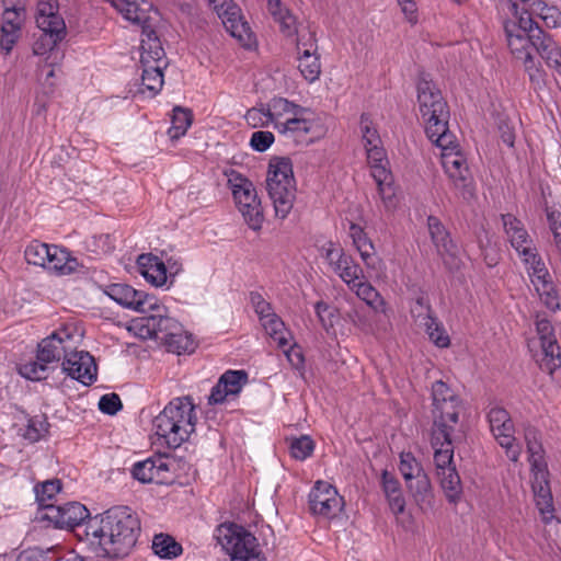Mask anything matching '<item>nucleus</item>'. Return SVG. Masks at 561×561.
Segmentation results:
<instances>
[{
	"label": "nucleus",
	"mask_w": 561,
	"mask_h": 561,
	"mask_svg": "<svg viewBox=\"0 0 561 561\" xmlns=\"http://www.w3.org/2000/svg\"><path fill=\"white\" fill-rule=\"evenodd\" d=\"M140 530V520L130 507L114 506L88 519L84 541L99 558H123L135 547Z\"/></svg>",
	"instance_id": "1"
},
{
	"label": "nucleus",
	"mask_w": 561,
	"mask_h": 561,
	"mask_svg": "<svg viewBox=\"0 0 561 561\" xmlns=\"http://www.w3.org/2000/svg\"><path fill=\"white\" fill-rule=\"evenodd\" d=\"M417 102L425 122V133L436 146H448L455 136L448 130L449 110L442 92L426 75L417 81Z\"/></svg>",
	"instance_id": "2"
},
{
	"label": "nucleus",
	"mask_w": 561,
	"mask_h": 561,
	"mask_svg": "<svg viewBox=\"0 0 561 561\" xmlns=\"http://www.w3.org/2000/svg\"><path fill=\"white\" fill-rule=\"evenodd\" d=\"M191 397L174 398L153 419L156 434L170 448H178L195 432L196 416Z\"/></svg>",
	"instance_id": "3"
},
{
	"label": "nucleus",
	"mask_w": 561,
	"mask_h": 561,
	"mask_svg": "<svg viewBox=\"0 0 561 561\" xmlns=\"http://www.w3.org/2000/svg\"><path fill=\"white\" fill-rule=\"evenodd\" d=\"M266 188L274 206L275 216L285 219L291 211L296 199V181L289 158L271 160Z\"/></svg>",
	"instance_id": "4"
},
{
	"label": "nucleus",
	"mask_w": 561,
	"mask_h": 561,
	"mask_svg": "<svg viewBox=\"0 0 561 561\" xmlns=\"http://www.w3.org/2000/svg\"><path fill=\"white\" fill-rule=\"evenodd\" d=\"M453 434H433L431 444L434 449V463L440 486L450 503L459 501L462 493V485L459 473L454 462Z\"/></svg>",
	"instance_id": "5"
},
{
	"label": "nucleus",
	"mask_w": 561,
	"mask_h": 561,
	"mask_svg": "<svg viewBox=\"0 0 561 561\" xmlns=\"http://www.w3.org/2000/svg\"><path fill=\"white\" fill-rule=\"evenodd\" d=\"M460 397L449 386L437 380L432 385V433L442 435L453 434L459 421L462 409Z\"/></svg>",
	"instance_id": "6"
},
{
	"label": "nucleus",
	"mask_w": 561,
	"mask_h": 561,
	"mask_svg": "<svg viewBox=\"0 0 561 561\" xmlns=\"http://www.w3.org/2000/svg\"><path fill=\"white\" fill-rule=\"evenodd\" d=\"M216 539L231 561H266L261 554L257 539L242 526L221 524L216 529Z\"/></svg>",
	"instance_id": "7"
},
{
	"label": "nucleus",
	"mask_w": 561,
	"mask_h": 561,
	"mask_svg": "<svg viewBox=\"0 0 561 561\" xmlns=\"http://www.w3.org/2000/svg\"><path fill=\"white\" fill-rule=\"evenodd\" d=\"M455 144L456 139L446 147L437 146L442 149V165L454 187L460 192L463 198H469L473 195V180L465 154L456 149Z\"/></svg>",
	"instance_id": "8"
},
{
	"label": "nucleus",
	"mask_w": 561,
	"mask_h": 561,
	"mask_svg": "<svg viewBox=\"0 0 561 561\" xmlns=\"http://www.w3.org/2000/svg\"><path fill=\"white\" fill-rule=\"evenodd\" d=\"M158 308L150 309L149 312L131 321V330L141 339H153L162 343L174 330H180V322L167 314V308L159 302Z\"/></svg>",
	"instance_id": "9"
},
{
	"label": "nucleus",
	"mask_w": 561,
	"mask_h": 561,
	"mask_svg": "<svg viewBox=\"0 0 561 561\" xmlns=\"http://www.w3.org/2000/svg\"><path fill=\"white\" fill-rule=\"evenodd\" d=\"M41 520H47L56 528L75 529L80 540H84V526L89 519V511L79 502H68L62 505L48 506L45 514L37 516Z\"/></svg>",
	"instance_id": "10"
},
{
	"label": "nucleus",
	"mask_w": 561,
	"mask_h": 561,
	"mask_svg": "<svg viewBox=\"0 0 561 561\" xmlns=\"http://www.w3.org/2000/svg\"><path fill=\"white\" fill-rule=\"evenodd\" d=\"M232 194L247 225L254 231L261 230L264 214L253 183L247 179H241L240 183L233 185Z\"/></svg>",
	"instance_id": "11"
},
{
	"label": "nucleus",
	"mask_w": 561,
	"mask_h": 561,
	"mask_svg": "<svg viewBox=\"0 0 561 561\" xmlns=\"http://www.w3.org/2000/svg\"><path fill=\"white\" fill-rule=\"evenodd\" d=\"M101 289L106 296L124 308L140 313L149 312L154 307L162 310L159 307L157 297L141 290H136L128 284L113 283L101 286Z\"/></svg>",
	"instance_id": "12"
},
{
	"label": "nucleus",
	"mask_w": 561,
	"mask_h": 561,
	"mask_svg": "<svg viewBox=\"0 0 561 561\" xmlns=\"http://www.w3.org/2000/svg\"><path fill=\"white\" fill-rule=\"evenodd\" d=\"M308 505L312 515L330 519L341 513L344 500L331 483L319 480L309 492Z\"/></svg>",
	"instance_id": "13"
},
{
	"label": "nucleus",
	"mask_w": 561,
	"mask_h": 561,
	"mask_svg": "<svg viewBox=\"0 0 561 561\" xmlns=\"http://www.w3.org/2000/svg\"><path fill=\"white\" fill-rule=\"evenodd\" d=\"M491 432L497 443L506 451V456L516 462L520 455V447L515 443L514 424L508 412L501 407H493L488 413Z\"/></svg>",
	"instance_id": "14"
},
{
	"label": "nucleus",
	"mask_w": 561,
	"mask_h": 561,
	"mask_svg": "<svg viewBox=\"0 0 561 561\" xmlns=\"http://www.w3.org/2000/svg\"><path fill=\"white\" fill-rule=\"evenodd\" d=\"M75 333L73 325H65L56 330L38 344L36 358L47 364L65 358L66 353L76 347Z\"/></svg>",
	"instance_id": "15"
},
{
	"label": "nucleus",
	"mask_w": 561,
	"mask_h": 561,
	"mask_svg": "<svg viewBox=\"0 0 561 561\" xmlns=\"http://www.w3.org/2000/svg\"><path fill=\"white\" fill-rule=\"evenodd\" d=\"M536 329L542 348L539 367L552 375L557 368L561 367V350L554 336V329L551 321L540 314L536 317Z\"/></svg>",
	"instance_id": "16"
},
{
	"label": "nucleus",
	"mask_w": 561,
	"mask_h": 561,
	"mask_svg": "<svg viewBox=\"0 0 561 561\" xmlns=\"http://www.w3.org/2000/svg\"><path fill=\"white\" fill-rule=\"evenodd\" d=\"M4 10L2 13L0 47L5 54H10L21 37V28L24 21V7L20 1L2 0Z\"/></svg>",
	"instance_id": "17"
},
{
	"label": "nucleus",
	"mask_w": 561,
	"mask_h": 561,
	"mask_svg": "<svg viewBox=\"0 0 561 561\" xmlns=\"http://www.w3.org/2000/svg\"><path fill=\"white\" fill-rule=\"evenodd\" d=\"M174 460L167 455H156L133 466V477L142 483H168L171 480L170 471Z\"/></svg>",
	"instance_id": "18"
},
{
	"label": "nucleus",
	"mask_w": 561,
	"mask_h": 561,
	"mask_svg": "<svg viewBox=\"0 0 561 561\" xmlns=\"http://www.w3.org/2000/svg\"><path fill=\"white\" fill-rule=\"evenodd\" d=\"M108 2L123 18L135 25L141 27V31L153 34V23L151 12L153 7L147 0H105Z\"/></svg>",
	"instance_id": "19"
},
{
	"label": "nucleus",
	"mask_w": 561,
	"mask_h": 561,
	"mask_svg": "<svg viewBox=\"0 0 561 561\" xmlns=\"http://www.w3.org/2000/svg\"><path fill=\"white\" fill-rule=\"evenodd\" d=\"M62 370L84 386L93 383L98 374L94 358L88 352L76 351L75 348L66 353Z\"/></svg>",
	"instance_id": "20"
},
{
	"label": "nucleus",
	"mask_w": 561,
	"mask_h": 561,
	"mask_svg": "<svg viewBox=\"0 0 561 561\" xmlns=\"http://www.w3.org/2000/svg\"><path fill=\"white\" fill-rule=\"evenodd\" d=\"M533 474L531 488L536 506L545 523L553 518V499L549 483L547 466L530 468Z\"/></svg>",
	"instance_id": "21"
},
{
	"label": "nucleus",
	"mask_w": 561,
	"mask_h": 561,
	"mask_svg": "<svg viewBox=\"0 0 561 561\" xmlns=\"http://www.w3.org/2000/svg\"><path fill=\"white\" fill-rule=\"evenodd\" d=\"M313 114L309 108L300 107L294 116L277 125V131L294 141L301 142L316 127Z\"/></svg>",
	"instance_id": "22"
},
{
	"label": "nucleus",
	"mask_w": 561,
	"mask_h": 561,
	"mask_svg": "<svg viewBox=\"0 0 561 561\" xmlns=\"http://www.w3.org/2000/svg\"><path fill=\"white\" fill-rule=\"evenodd\" d=\"M427 228L437 254L443 259L446 265L449 264L448 260H454L457 253V247L450 239L449 232L442 221L435 216L427 217Z\"/></svg>",
	"instance_id": "23"
},
{
	"label": "nucleus",
	"mask_w": 561,
	"mask_h": 561,
	"mask_svg": "<svg viewBox=\"0 0 561 561\" xmlns=\"http://www.w3.org/2000/svg\"><path fill=\"white\" fill-rule=\"evenodd\" d=\"M139 273L156 287L163 286L168 280L165 264L151 253L140 254L137 259Z\"/></svg>",
	"instance_id": "24"
},
{
	"label": "nucleus",
	"mask_w": 561,
	"mask_h": 561,
	"mask_svg": "<svg viewBox=\"0 0 561 561\" xmlns=\"http://www.w3.org/2000/svg\"><path fill=\"white\" fill-rule=\"evenodd\" d=\"M502 221L506 237L518 254L522 253V250H527V247H534L533 239L518 218L512 214H504Z\"/></svg>",
	"instance_id": "25"
},
{
	"label": "nucleus",
	"mask_w": 561,
	"mask_h": 561,
	"mask_svg": "<svg viewBox=\"0 0 561 561\" xmlns=\"http://www.w3.org/2000/svg\"><path fill=\"white\" fill-rule=\"evenodd\" d=\"M350 237L353 240V244L359 252V255L366 267L373 270L377 268V265L380 262V260L377 257L375 247L371 240L367 237L364 229L360 226L351 222Z\"/></svg>",
	"instance_id": "26"
},
{
	"label": "nucleus",
	"mask_w": 561,
	"mask_h": 561,
	"mask_svg": "<svg viewBox=\"0 0 561 561\" xmlns=\"http://www.w3.org/2000/svg\"><path fill=\"white\" fill-rule=\"evenodd\" d=\"M218 16L222 20L226 30L231 36L237 38L239 42L247 44V41L250 38V27L247 22L242 21L240 16V9L234 2L229 7H226Z\"/></svg>",
	"instance_id": "27"
},
{
	"label": "nucleus",
	"mask_w": 561,
	"mask_h": 561,
	"mask_svg": "<svg viewBox=\"0 0 561 561\" xmlns=\"http://www.w3.org/2000/svg\"><path fill=\"white\" fill-rule=\"evenodd\" d=\"M44 268L55 271L62 275H69L78 271L80 264L76 257H72L66 249L51 245L48 260Z\"/></svg>",
	"instance_id": "28"
},
{
	"label": "nucleus",
	"mask_w": 561,
	"mask_h": 561,
	"mask_svg": "<svg viewBox=\"0 0 561 561\" xmlns=\"http://www.w3.org/2000/svg\"><path fill=\"white\" fill-rule=\"evenodd\" d=\"M36 24L38 27L66 30L61 15L58 14V0H39L37 3Z\"/></svg>",
	"instance_id": "29"
},
{
	"label": "nucleus",
	"mask_w": 561,
	"mask_h": 561,
	"mask_svg": "<svg viewBox=\"0 0 561 561\" xmlns=\"http://www.w3.org/2000/svg\"><path fill=\"white\" fill-rule=\"evenodd\" d=\"M267 9L274 21L279 24L280 32L285 36H294L297 34L296 16L280 0H267Z\"/></svg>",
	"instance_id": "30"
},
{
	"label": "nucleus",
	"mask_w": 561,
	"mask_h": 561,
	"mask_svg": "<svg viewBox=\"0 0 561 561\" xmlns=\"http://www.w3.org/2000/svg\"><path fill=\"white\" fill-rule=\"evenodd\" d=\"M141 33L145 36L141 39V66L161 65L162 58L164 57V50L160 44L156 31L153 30V34H149V32L144 31H141Z\"/></svg>",
	"instance_id": "31"
},
{
	"label": "nucleus",
	"mask_w": 561,
	"mask_h": 561,
	"mask_svg": "<svg viewBox=\"0 0 561 561\" xmlns=\"http://www.w3.org/2000/svg\"><path fill=\"white\" fill-rule=\"evenodd\" d=\"M301 106L295 104L287 99L284 98H273L266 104V117L270 118L271 124L274 125V128L277 130V125L283 124L284 121L294 116Z\"/></svg>",
	"instance_id": "32"
},
{
	"label": "nucleus",
	"mask_w": 561,
	"mask_h": 561,
	"mask_svg": "<svg viewBox=\"0 0 561 561\" xmlns=\"http://www.w3.org/2000/svg\"><path fill=\"white\" fill-rule=\"evenodd\" d=\"M541 37L542 38L539 39L533 47L546 61L548 67L554 69L559 75H561V47L548 33Z\"/></svg>",
	"instance_id": "33"
},
{
	"label": "nucleus",
	"mask_w": 561,
	"mask_h": 561,
	"mask_svg": "<svg viewBox=\"0 0 561 561\" xmlns=\"http://www.w3.org/2000/svg\"><path fill=\"white\" fill-rule=\"evenodd\" d=\"M417 321L422 327H424L425 332L428 335V339L438 347H448L450 344V339L444 328V325L438 321L436 317L433 314H417Z\"/></svg>",
	"instance_id": "34"
},
{
	"label": "nucleus",
	"mask_w": 561,
	"mask_h": 561,
	"mask_svg": "<svg viewBox=\"0 0 561 561\" xmlns=\"http://www.w3.org/2000/svg\"><path fill=\"white\" fill-rule=\"evenodd\" d=\"M524 436L527 446V453L529 454L528 460L530 462V468H542V466H547L543 457V448L540 442L539 432L533 426H527L525 428Z\"/></svg>",
	"instance_id": "35"
},
{
	"label": "nucleus",
	"mask_w": 561,
	"mask_h": 561,
	"mask_svg": "<svg viewBox=\"0 0 561 561\" xmlns=\"http://www.w3.org/2000/svg\"><path fill=\"white\" fill-rule=\"evenodd\" d=\"M60 490L61 482L58 479L45 481L34 488L36 501L38 503L37 516L45 514V511H47L48 506L56 505L51 501L55 499L56 494L60 492Z\"/></svg>",
	"instance_id": "36"
},
{
	"label": "nucleus",
	"mask_w": 561,
	"mask_h": 561,
	"mask_svg": "<svg viewBox=\"0 0 561 561\" xmlns=\"http://www.w3.org/2000/svg\"><path fill=\"white\" fill-rule=\"evenodd\" d=\"M42 31L39 37L33 44L35 55H45L53 50L66 36V30L59 31L56 27H38Z\"/></svg>",
	"instance_id": "37"
},
{
	"label": "nucleus",
	"mask_w": 561,
	"mask_h": 561,
	"mask_svg": "<svg viewBox=\"0 0 561 561\" xmlns=\"http://www.w3.org/2000/svg\"><path fill=\"white\" fill-rule=\"evenodd\" d=\"M409 491L419 505L428 504L432 497V485L425 471L405 481Z\"/></svg>",
	"instance_id": "38"
},
{
	"label": "nucleus",
	"mask_w": 561,
	"mask_h": 561,
	"mask_svg": "<svg viewBox=\"0 0 561 561\" xmlns=\"http://www.w3.org/2000/svg\"><path fill=\"white\" fill-rule=\"evenodd\" d=\"M261 323L266 334H268L279 347H285L289 344L291 334L285 328L284 321L276 313L264 319Z\"/></svg>",
	"instance_id": "39"
},
{
	"label": "nucleus",
	"mask_w": 561,
	"mask_h": 561,
	"mask_svg": "<svg viewBox=\"0 0 561 561\" xmlns=\"http://www.w3.org/2000/svg\"><path fill=\"white\" fill-rule=\"evenodd\" d=\"M321 255L335 274L343 265L351 262V257H353L347 254L340 244L332 241H329L321 247Z\"/></svg>",
	"instance_id": "40"
},
{
	"label": "nucleus",
	"mask_w": 561,
	"mask_h": 561,
	"mask_svg": "<svg viewBox=\"0 0 561 561\" xmlns=\"http://www.w3.org/2000/svg\"><path fill=\"white\" fill-rule=\"evenodd\" d=\"M531 14L533 13L527 15L522 14L517 24H512L510 26L516 33L523 34L529 42V45L534 46L539 39L542 38L541 36H545L547 33L539 26L536 21H534Z\"/></svg>",
	"instance_id": "41"
},
{
	"label": "nucleus",
	"mask_w": 561,
	"mask_h": 561,
	"mask_svg": "<svg viewBox=\"0 0 561 561\" xmlns=\"http://www.w3.org/2000/svg\"><path fill=\"white\" fill-rule=\"evenodd\" d=\"M161 344L165 346L168 352L179 355L191 352L194 348L191 334L183 329L181 323L180 330H174L169 333V336Z\"/></svg>",
	"instance_id": "42"
},
{
	"label": "nucleus",
	"mask_w": 561,
	"mask_h": 561,
	"mask_svg": "<svg viewBox=\"0 0 561 561\" xmlns=\"http://www.w3.org/2000/svg\"><path fill=\"white\" fill-rule=\"evenodd\" d=\"M163 85V73L161 65L142 66L141 92L148 91L150 96L160 92Z\"/></svg>",
	"instance_id": "43"
},
{
	"label": "nucleus",
	"mask_w": 561,
	"mask_h": 561,
	"mask_svg": "<svg viewBox=\"0 0 561 561\" xmlns=\"http://www.w3.org/2000/svg\"><path fill=\"white\" fill-rule=\"evenodd\" d=\"M153 552L163 559H173L182 553V546L173 537L159 534L152 540Z\"/></svg>",
	"instance_id": "44"
},
{
	"label": "nucleus",
	"mask_w": 561,
	"mask_h": 561,
	"mask_svg": "<svg viewBox=\"0 0 561 561\" xmlns=\"http://www.w3.org/2000/svg\"><path fill=\"white\" fill-rule=\"evenodd\" d=\"M193 114L190 110L176 106L173 110L171 118V127L168 130V135L171 139H179L184 136L188 127L192 125Z\"/></svg>",
	"instance_id": "45"
},
{
	"label": "nucleus",
	"mask_w": 561,
	"mask_h": 561,
	"mask_svg": "<svg viewBox=\"0 0 561 561\" xmlns=\"http://www.w3.org/2000/svg\"><path fill=\"white\" fill-rule=\"evenodd\" d=\"M298 69L304 78L309 82H314L321 73L320 56L317 53L309 54L304 50L302 55H298Z\"/></svg>",
	"instance_id": "46"
},
{
	"label": "nucleus",
	"mask_w": 561,
	"mask_h": 561,
	"mask_svg": "<svg viewBox=\"0 0 561 561\" xmlns=\"http://www.w3.org/2000/svg\"><path fill=\"white\" fill-rule=\"evenodd\" d=\"M531 13L538 15L549 28L558 27L561 24V11L554 5H548L542 0L531 2Z\"/></svg>",
	"instance_id": "47"
},
{
	"label": "nucleus",
	"mask_w": 561,
	"mask_h": 561,
	"mask_svg": "<svg viewBox=\"0 0 561 561\" xmlns=\"http://www.w3.org/2000/svg\"><path fill=\"white\" fill-rule=\"evenodd\" d=\"M51 245L38 241H32L24 251L25 260L28 264L45 266L49 257Z\"/></svg>",
	"instance_id": "48"
},
{
	"label": "nucleus",
	"mask_w": 561,
	"mask_h": 561,
	"mask_svg": "<svg viewBox=\"0 0 561 561\" xmlns=\"http://www.w3.org/2000/svg\"><path fill=\"white\" fill-rule=\"evenodd\" d=\"M49 423L45 415L30 417L23 437L31 443L38 442L48 433Z\"/></svg>",
	"instance_id": "49"
},
{
	"label": "nucleus",
	"mask_w": 561,
	"mask_h": 561,
	"mask_svg": "<svg viewBox=\"0 0 561 561\" xmlns=\"http://www.w3.org/2000/svg\"><path fill=\"white\" fill-rule=\"evenodd\" d=\"M219 380L230 394H238L248 381V374L244 370H228Z\"/></svg>",
	"instance_id": "50"
},
{
	"label": "nucleus",
	"mask_w": 561,
	"mask_h": 561,
	"mask_svg": "<svg viewBox=\"0 0 561 561\" xmlns=\"http://www.w3.org/2000/svg\"><path fill=\"white\" fill-rule=\"evenodd\" d=\"M336 275L351 288L354 289L356 282L365 279L364 271L359 264L351 257V262L343 265Z\"/></svg>",
	"instance_id": "51"
},
{
	"label": "nucleus",
	"mask_w": 561,
	"mask_h": 561,
	"mask_svg": "<svg viewBox=\"0 0 561 561\" xmlns=\"http://www.w3.org/2000/svg\"><path fill=\"white\" fill-rule=\"evenodd\" d=\"M314 449L313 440L307 436L301 435L298 438L290 440L289 450L290 455L297 460H305L311 456Z\"/></svg>",
	"instance_id": "52"
},
{
	"label": "nucleus",
	"mask_w": 561,
	"mask_h": 561,
	"mask_svg": "<svg viewBox=\"0 0 561 561\" xmlns=\"http://www.w3.org/2000/svg\"><path fill=\"white\" fill-rule=\"evenodd\" d=\"M359 128L362 133V139L364 142V147H369L374 145H381V139L379 137V134L374 126L369 115L362 114L360 122H359Z\"/></svg>",
	"instance_id": "53"
},
{
	"label": "nucleus",
	"mask_w": 561,
	"mask_h": 561,
	"mask_svg": "<svg viewBox=\"0 0 561 561\" xmlns=\"http://www.w3.org/2000/svg\"><path fill=\"white\" fill-rule=\"evenodd\" d=\"M523 263L526 265L528 276L537 274V271L546 268V265L537 252L536 247H527V250H522L519 253Z\"/></svg>",
	"instance_id": "54"
},
{
	"label": "nucleus",
	"mask_w": 561,
	"mask_h": 561,
	"mask_svg": "<svg viewBox=\"0 0 561 561\" xmlns=\"http://www.w3.org/2000/svg\"><path fill=\"white\" fill-rule=\"evenodd\" d=\"M47 363L39 362L37 358L36 360H32L28 363H25L20 366L19 371L22 377L32 380V381H39L42 379L46 378V367Z\"/></svg>",
	"instance_id": "55"
},
{
	"label": "nucleus",
	"mask_w": 561,
	"mask_h": 561,
	"mask_svg": "<svg viewBox=\"0 0 561 561\" xmlns=\"http://www.w3.org/2000/svg\"><path fill=\"white\" fill-rule=\"evenodd\" d=\"M400 472L405 481L424 471L416 458L411 453H402L400 456Z\"/></svg>",
	"instance_id": "56"
},
{
	"label": "nucleus",
	"mask_w": 561,
	"mask_h": 561,
	"mask_svg": "<svg viewBox=\"0 0 561 561\" xmlns=\"http://www.w3.org/2000/svg\"><path fill=\"white\" fill-rule=\"evenodd\" d=\"M505 33L507 37V44L511 49V51L517 56H523L525 51H529L527 49V45L529 42L527 38L519 33H516L514 30L511 28L508 24L505 25Z\"/></svg>",
	"instance_id": "57"
},
{
	"label": "nucleus",
	"mask_w": 561,
	"mask_h": 561,
	"mask_svg": "<svg viewBox=\"0 0 561 561\" xmlns=\"http://www.w3.org/2000/svg\"><path fill=\"white\" fill-rule=\"evenodd\" d=\"M523 60L525 71L528 73L529 80L537 85L543 82V70L536 64L530 51H525L523 56H517Z\"/></svg>",
	"instance_id": "58"
},
{
	"label": "nucleus",
	"mask_w": 561,
	"mask_h": 561,
	"mask_svg": "<svg viewBox=\"0 0 561 561\" xmlns=\"http://www.w3.org/2000/svg\"><path fill=\"white\" fill-rule=\"evenodd\" d=\"M274 135L267 130L254 131L250 139V146L257 152L266 151L274 142Z\"/></svg>",
	"instance_id": "59"
},
{
	"label": "nucleus",
	"mask_w": 561,
	"mask_h": 561,
	"mask_svg": "<svg viewBox=\"0 0 561 561\" xmlns=\"http://www.w3.org/2000/svg\"><path fill=\"white\" fill-rule=\"evenodd\" d=\"M356 296L365 301L368 306H373L374 301L379 297L378 291L364 279L356 282L353 289Z\"/></svg>",
	"instance_id": "60"
},
{
	"label": "nucleus",
	"mask_w": 561,
	"mask_h": 561,
	"mask_svg": "<svg viewBox=\"0 0 561 561\" xmlns=\"http://www.w3.org/2000/svg\"><path fill=\"white\" fill-rule=\"evenodd\" d=\"M122 408L121 398L116 393L104 394L99 401L100 411L108 415H115Z\"/></svg>",
	"instance_id": "61"
},
{
	"label": "nucleus",
	"mask_w": 561,
	"mask_h": 561,
	"mask_svg": "<svg viewBox=\"0 0 561 561\" xmlns=\"http://www.w3.org/2000/svg\"><path fill=\"white\" fill-rule=\"evenodd\" d=\"M250 300L254 308L255 313L259 316L260 321H263L264 319L268 318L270 316L274 314L272 311V306L270 302H267L261 294L252 291L250 294Z\"/></svg>",
	"instance_id": "62"
},
{
	"label": "nucleus",
	"mask_w": 561,
	"mask_h": 561,
	"mask_svg": "<svg viewBox=\"0 0 561 561\" xmlns=\"http://www.w3.org/2000/svg\"><path fill=\"white\" fill-rule=\"evenodd\" d=\"M537 293H538L541 301L548 309H550L553 312L560 309L559 295H558V290L556 289L554 285L551 286V289L545 288Z\"/></svg>",
	"instance_id": "63"
},
{
	"label": "nucleus",
	"mask_w": 561,
	"mask_h": 561,
	"mask_svg": "<svg viewBox=\"0 0 561 561\" xmlns=\"http://www.w3.org/2000/svg\"><path fill=\"white\" fill-rule=\"evenodd\" d=\"M266 116V107L250 108L247 112L245 118L248 123L253 127H265L271 124L270 118Z\"/></svg>",
	"instance_id": "64"
}]
</instances>
